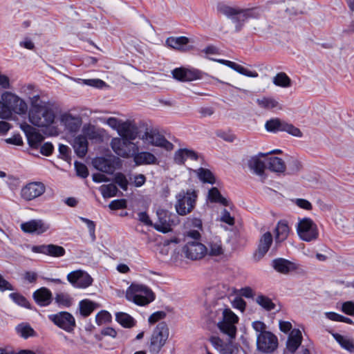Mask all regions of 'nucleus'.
Wrapping results in <instances>:
<instances>
[{
	"label": "nucleus",
	"mask_w": 354,
	"mask_h": 354,
	"mask_svg": "<svg viewBox=\"0 0 354 354\" xmlns=\"http://www.w3.org/2000/svg\"><path fill=\"white\" fill-rule=\"evenodd\" d=\"M185 256L191 260H198L207 253V247L199 241H189L183 248Z\"/></svg>",
	"instance_id": "4468645a"
},
{
	"label": "nucleus",
	"mask_w": 354,
	"mask_h": 354,
	"mask_svg": "<svg viewBox=\"0 0 354 354\" xmlns=\"http://www.w3.org/2000/svg\"><path fill=\"white\" fill-rule=\"evenodd\" d=\"M32 251L35 253H41L53 257H61L65 254V249L59 245L54 244L34 245Z\"/></svg>",
	"instance_id": "6ab92c4d"
},
{
	"label": "nucleus",
	"mask_w": 354,
	"mask_h": 354,
	"mask_svg": "<svg viewBox=\"0 0 354 354\" xmlns=\"http://www.w3.org/2000/svg\"><path fill=\"white\" fill-rule=\"evenodd\" d=\"M111 316L110 313L106 310H102L98 313L95 317L96 323L102 325L111 321Z\"/></svg>",
	"instance_id": "5fc2aeb1"
},
{
	"label": "nucleus",
	"mask_w": 354,
	"mask_h": 354,
	"mask_svg": "<svg viewBox=\"0 0 354 354\" xmlns=\"http://www.w3.org/2000/svg\"><path fill=\"white\" fill-rule=\"evenodd\" d=\"M80 219L82 222H84V223L86 224L87 227L89 231L90 236H91L92 240L95 241V223L93 221L89 220L86 218H84V217H80Z\"/></svg>",
	"instance_id": "13d9d810"
},
{
	"label": "nucleus",
	"mask_w": 354,
	"mask_h": 354,
	"mask_svg": "<svg viewBox=\"0 0 354 354\" xmlns=\"http://www.w3.org/2000/svg\"><path fill=\"white\" fill-rule=\"evenodd\" d=\"M120 138L131 141L138 136V127L131 121H122L118 131Z\"/></svg>",
	"instance_id": "5701e85b"
},
{
	"label": "nucleus",
	"mask_w": 354,
	"mask_h": 354,
	"mask_svg": "<svg viewBox=\"0 0 354 354\" xmlns=\"http://www.w3.org/2000/svg\"><path fill=\"white\" fill-rule=\"evenodd\" d=\"M35 302L40 306H47L53 301V295L49 289L42 287L33 292Z\"/></svg>",
	"instance_id": "a878e982"
},
{
	"label": "nucleus",
	"mask_w": 354,
	"mask_h": 354,
	"mask_svg": "<svg viewBox=\"0 0 354 354\" xmlns=\"http://www.w3.org/2000/svg\"><path fill=\"white\" fill-rule=\"evenodd\" d=\"M185 227L186 229H203L202 221L198 218H187L185 223Z\"/></svg>",
	"instance_id": "603ef678"
},
{
	"label": "nucleus",
	"mask_w": 354,
	"mask_h": 354,
	"mask_svg": "<svg viewBox=\"0 0 354 354\" xmlns=\"http://www.w3.org/2000/svg\"><path fill=\"white\" fill-rule=\"evenodd\" d=\"M158 220L154 224V228L161 232L167 233L171 230L174 221L171 219V214L163 209H158L156 212Z\"/></svg>",
	"instance_id": "a211bd4d"
},
{
	"label": "nucleus",
	"mask_w": 354,
	"mask_h": 354,
	"mask_svg": "<svg viewBox=\"0 0 354 354\" xmlns=\"http://www.w3.org/2000/svg\"><path fill=\"white\" fill-rule=\"evenodd\" d=\"M48 318L58 327L68 331H72L75 326L74 317L68 312H60L57 314L50 315Z\"/></svg>",
	"instance_id": "2eb2a0df"
},
{
	"label": "nucleus",
	"mask_w": 354,
	"mask_h": 354,
	"mask_svg": "<svg viewBox=\"0 0 354 354\" xmlns=\"http://www.w3.org/2000/svg\"><path fill=\"white\" fill-rule=\"evenodd\" d=\"M116 321L124 328H132L136 324L135 319L129 314L119 312L115 314Z\"/></svg>",
	"instance_id": "ea45409f"
},
{
	"label": "nucleus",
	"mask_w": 354,
	"mask_h": 354,
	"mask_svg": "<svg viewBox=\"0 0 354 354\" xmlns=\"http://www.w3.org/2000/svg\"><path fill=\"white\" fill-rule=\"evenodd\" d=\"M197 197V193L194 189L181 190L176 196V212L180 216H185L192 212L195 207Z\"/></svg>",
	"instance_id": "20e7f679"
},
{
	"label": "nucleus",
	"mask_w": 354,
	"mask_h": 354,
	"mask_svg": "<svg viewBox=\"0 0 354 354\" xmlns=\"http://www.w3.org/2000/svg\"><path fill=\"white\" fill-rule=\"evenodd\" d=\"M45 192L46 186L42 182L32 181L21 187L20 196L24 201L29 202L40 197Z\"/></svg>",
	"instance_id": "9d476101"
},
{
	"label": "nucleus",
	"mask_w": 354,
	"mask_h": 354,
	"mask_svg": "<svg viewBox=\"0 0 354 354\" xmlns=\"http://www.w3.org/2000/svg\"><path fill=\"white\" fill-rule=\"evenodd\" d=\"M140 139L149 145L160 147L170 151L173 149L174 145L169 142L164 136L156 131H146L142 135Z\"/></svg>",
	"instance_id": "ddd939ff"
},
{
	"label": "nucleus",
	"mask_w": 354,
	"mask_h": 354,
	"mask_svg": "<svg viewBox=\"0 0 354 354\" xmlns=\"http://www.w3.org/2000/svg\"><path fill=\"white\" fill-rule=\"evenodd\" d=\"M122 122V121L121 120H119L113 117H110L107 119H105L104 121V123L106 124L111 128H112L114 130H116L117 131H118V129H120Z\"/></svg>",
	"instance_id": "bf43d9fd"
},
{
	"label": "nucleus",
	"mask_w": 354,
	"mask_h": 354,
	"mask_svg": "<svg viewBox=\"0 0 354 354\" xmlns=\"http://www.w3.org/2000/svg\"><path fill=\"white\" fill-rule=\"evenodd\" d=\"M256 102L258 106L262 109H278L279 110L283 109L282 105L278 102V100L272 97H263L261 98H258Z\"/></svg>",
	"instance_id": "f704fd0d"
},
{
	"label": "nucleus",
	"mask_w": 354,
	"mask_h": 354,
	"mask_svg": "<svg viewBox=\"0 0 354 354\" xmlns=\"http://www.w3.org/2000/svg\"><path fill=\"white\" fill-rule=\"evenodd\" d=\"M1 100L10 111V118L13 113L21 115L26 113L28 106L26 102L16 94L6 91L1 94Z\"/></svg>",
	"instance_id": "6e6552de"
},
{
	"label": "nucleus",
	"mask_w": 354,
	"mask_h": 354,
	"mask_svg": "<svg viewBox=\"0 0 354 354\" xmlns=\"http://www.w3.org/2000/svg\"><path fill=\"white\" fill-rule=\"evenodd\" d=\"M16 330L17 333L25 339L33 336L35 334L33 328L28 324H19L17 326Z\"/></svg>",
	"instance_id": "de8ad7c7"
},
{
	"label": "nucleus",
	"mask_w": 354,
	"mask_h": 354,
	"mask_svg": "<svg viewBox=\"0 0 354 354\" xmlns=\"http://www.w3.org/2000/svg\"><path fill=\"white\" fill-rule=\"evenodd\" d=\"M21 127L27 137L29 146L31 148L37 149L43 142L44 136L28 124H22Z\"/></svg>",
	"instance_id": "aec40b11"
},
{
	"label": "nucleus",
	"mask_w": 354,
	"mask_h": 354,
	"mask_svg": "<svg viewBox=\"0 0 354 354\" xmlns=\"http://www.w3.org/2000/svg\"><path fill=\"white\" fill-rule=\"evenodd\" d=\"M222 315V319L217 322V326L223 333L227 335L230 339L236 337V326L239 317L230 308H217L212 306L206 308L205 317L207 321L216 323Z\"/></svg>",
	"instance_id": "f03ea898"
},
{
	"label": "nucleus",
	"mask_w": 354,
	"mask_h": 354,
	"mask_svg": "<svg viewBox=\"0 0 354 354\" xmlns=\"http://www.w3.org/2000/svg\"><path fill=\"white\" fill-rule=\"evenodd\" d=\"M266 156L267 153L260 152L248 160V167L250 169L259 176L263 175L265 169L267 168L266 162H264L261 160V158L266 157Z\"/></svg>",
	"instance_id": "bb28decb"
},
{
	"label": "nucleus",
	"mask_w": 354,
	"mask_h": 354,
	"mask_svg": "<svg viewBox=\"0 0 354 354\" xmlns=\"http://www.w3.org/2000/svg\"><path fill=\"white\" fill-rule=\"evenodd\" d=\"M223 65L232 68V70L235 71L236 72L243 75L249 77H257L259 76V74L256 71L248 70V68L242 66L241 65L230 60L224 59Z\"/></svg>",
	"instance_id": "473e14b6"
},
{
	"label": "nucleus",
	"mask_w": 354,
	"mask_h": 354,
	"mask_svg": "<svg viewBox=\"0 0 354 354\" xmlns=\"http://www.w3.org/2000/svg\"><path fill=\"white\" fill-rule=\"evenodd\" d=\"M50 228V225L41 219H32L21 224L23 232L30 234H41Z\"/></svg>",
	"instance_id": "dca6fc26"
},
{
	"label": "nucleus",
	"mask_w": 354,
	"mask_h": 354,
	"mask_svg": "<svg viewBox=\"0 0 354 354\" xmlns=\"http://www.w3.org/2000/svg\"><path fill=\"white\" fill-rule=\"evenodd\" d=\"M173 77L182 82H189L198 80L201 77L198 70L177 68L172 71Z\"/></svg>",
	"instance_id": "4be33fe9"
},
{
	"label": "nucleus",
	"mask_w": 354,
	"mask_h": 354,
	"mask_svg": "<svg viewBox=\"0 0 354 354\" xmlns=\"http://www.w3.org/2000/svg\"><path fill=\"white\" fill-rule=\"evenodd\" d=\"M82 81L84 84L95 88H102L105 84V82L100 79L82 80Z\"/></svg>",
	"instance_id": "e2e57ef3"
},
{
	"label": "nucleus",
	"mask_w": 354,
	"mask_h": 354,
	"mask_svg": "<svg viewBox=\"0 0 354 354\" xmlns=\"http://www.w3.org/2000/svg\"><path fill=\"white\" fill-rule=\"evenodd\" d=\"M189 41V39L184 36L181 37H170L167 39L166 44L168 46L177 49L179 50H183L184 46L187 45Z\"/></svg>",
	"instance_id": "4c0bfd02"
},
{
	"label": "nucleus",
	"mask_w": 354,
	"mask_h": 354,
	"mask_svg": "<svg viewBox=\"0 0 354 354\" xmlns=\"http://www.w3.org/2000/svg\"><path fill=\"white\" fill-rule=\"evenodd\" d=\"M207 253L210 257H222L224 255L225 249L222 241L218 239H213L208 243Z\"/></svg>",
	"instance_id": "2f4dec72"
},
{
	"label": "nucleus",
	"mask_w": 354,
	"mask_h": 354,
	"mask_svg": "<svg viewBox=\"0 0 354 354\" xmlns=\"http://www.w3.org/2000/svg\"><path fill=\"white\" fill-rule=\"evenodd\" d=\"M55 301L59 307L68 308L73 304V298L66 292L55 295Z\"/></svg>",
	"instance_id": "a19ab883"
},
{
	"label": "nucleus",
	"mask_w": 354,
	"mask_h": 354,
	"mask_svg": "<svg viewBox=\"0 0 354 354\" xmlns=\"http://www.w3.org/2000/svg\"><path fill=\"white\" fill-rule=\"evenodd\" d=\"M60 124L64 129L70 133H76L79 131L82 120L78 115H73L68 113H64L60 115Z\"/></svg>",
	"instance_id": "f3484780"
},
{
	"label": "nucleus",
	"mask_w": 354,
	"mask_h": 354,
	"mask_svg": "<svg viewBox=\"0 0 354 354\" xmlns=\"http://www.w3.org/2000/svg\"><path fill=\"white\" fill-rule=\"evenodd\" d=\"M80 313L84 317H88L95 310V304L88 299H84L80 302Z\"/></svg>",
	"instance_id": "c03bdc74"
},
{
	"label": "nucleus",
	"mask_w": 354,
	"mask_h": 354,
	"mask_svg": "<svg viewBox=\"0 0 354 354\" xmlns=\"http://www.w3.org/2000/svg\"><path fill=\"white\" fill-rule=\"evenodd\" d=\"M283 123L284 121L279 118H273L266 122L265 128L270 132L282 131Z\"/></svg>",
	"instance_id": "37998d69"
},
{
	"label": "nucleus",
	"mask_w": 354,
	"mask_h": 354,
	"mask_svg": "<svg viewBox=\"0 0 354 354\" xmlns=\"http://www.w3.org/2000/svg\"><path fill=\"white\" fill-rule=\"evenodd\" d=\"M113 151L119 156L129 158L138 151L136 144L120 138H113L111 142Z\"/></svg>",
	"instance_id": "1a4fd4ad"
},
{
	"label": "nucleus",
	"mask_w": 354,
	"mask_h": 354,
	"mask_svg": "<svg viewBox=\"0 0 354 354\" xmlns=\"http://www.w3.org/2000/svg\"><path fill=\"white\" fill-rule=\"evenodd\" d=\"M267 168L272 171L283 173L286 170L284 161L278 157H269L266 158Z\"/></svg>",
	"instance_id": "72a5a7b5"
},
{
	"label": "nucleus",
	"mask_w": 354,
	"mask_h": 354,
	"mask_svg": "<svg viewBox=\"0 0 354 354\" xmlns=\"http://www.w3.org/2000/svg\"><path fill=\"white\" fill-rule=\"evenodd\" d=\"M169 335V329L165 322H160L153 329L149 341V351L158 354L165 345Z\"/></svg>",
	"instance_id": "423d86ee"
},
{
	"label": "nucleus",
	"mask_w": 354,
	"mask_h": 354,
	"mask_svg": "<svg viewBox=\"0 0 354 354\" xmlns=\"http://www.w3.org/2000/svg\"><path fill=\"white\" fill-rule=\"evenodd\" d=\"M75 153L80 157L83 158L87 153L88 141L86 137L84 135H79L75 137L73 144Z\"/></svg>",
	"instance_id": "c756f323"
},
{
	"label": "nucleus",
	"mask_w": 354,
	"mask_h": 354,
	"mask_svg": "<svg viewBox=\"0 0 354 354\" xmlns=\"http://www.w3.org/2000/svg\"><path fill=\"white\" fill-rule=\"evenodd\" d=\"M290 228L287 221H279L274 229L275 243H281L284 241L288 236Z\"/></svg>",
	"instance_id": "cd10ccee"
},
{
	"label": "nucleus",
	"mask_w": 354,
	"mask_h": 354,
	"mask_svg": "<svg viewBox=\"0 0 354 354\" xmlns=\"http://www.w3.org/2000/svg\"><path fill=\"white\" fill-rule=\"evenodd\" d=\"M272 266L277 272L283 274H288L297 269L295 263L283 258L274 259L272 261Z\"/></svg>",
	"instance_id": "393cba45"
},
{
	"label": "nucleus",
	"mask_w": 354,
	"mask_h": 354,
	"mask_svg": "<svg viewBox=\"0 0 354 354\" xmlns=\"http://www.w3.org/2000/svg\"><path fill=\"white\" fill-rule=\"evenodd\" d=\"M66 279L74 288L82 289L89 287L93 281L91 275L82 270H77L69 272Z\"/></svg>",
	"instance_id": "9b49d317"
},
{
	"label": "nucleus",
	"mask_w": 354,
	"mask_h": 354,
	"mask_svg": "<svg viewBox=\"0 0 354 354\" xmlns=\"http://www.w3.org/2000/svg\"><path fill=\"white\" fill-rule=\"evenodd\" d=\"M99 190L105 198L115 196L118 191L117 187L113 184L102 185L100 187Z\"/></svg>",
	"instance_id": "a18cd8bd"
},
{
	"label": "nucleus",
	"mask_w": 354,
	"mask_h": 354,
	"mask_svg": "<svg viewBox=\"0 0 354 354\" xmlns=\"http://www.w3.org/2000/svg\"><path fill=\"white\" fill-rule=\"evenodd\" d=\"M217 12L230 19L235 25L236 31H240L245 23L248 20L244 9L232 7L223 3L216 6Z\"/></svg>",
	"instance_id": "39448f33"
},
{
	"label": "nucleus",
	"mask_w": 354,
	"mask_h": 354,
	"mask_svg": "<svg viewBox=\"0 0 354 354\" xmlns=\"http://www.w3.org/2000/svg\"><path fill=\"white\" fill-rule=\"evenodd\" d=\"M166 315L167 314L164 311H156L149 316L148 322L151 324H155L157 322L165 319Z\"/></svg>",
	"instance_id": "052dcab7"
},
{
	"label": "nucleus",
	"mask_w": 354,
	"mask_h": 354,
	"mask_svg": "<svg viewBox=\"0 0 354 354\" xmlns=\"http://www.w3.org/2000/svg\"><path fill=\"white\" fill-rule=\"evenodd\" d=\"M114 182L120 186L121 189L126 191L128 188L129 180L126 176L120 172L115 174Z\"/></svg>",
	"instance_id": "3c124183"
},
{
	"label": "nucleus",
	"mask_w": 354,
	"mask_h": 354,
	"mask_svg": "<svg viewBox=\"0 0 354 354\" xmlns=\"http://www.w3.org/2000/svg\"><path fill=\"white\" fill-rule=\"evenodd\" d=\"M342 311L348 315H354V302L352 301H345L342 305Z\"/></svg>",
	"instance_id": "0e129e2a"
},
{
	"label": "nucleus",
	"mask_w": 354,
	"mask_h": 354,
	"mask_svg": "<svg viewBox=\"0 0 354 354\" xmlns=\"http://www.w3.org/2000/svg\"><path fill=\"white\" fill-rule=\"evenodd\" d=\"M197 175L198 178L203 183L209 184H214L215 183L214 176L209 169L200 168L197 171Z\"/></svg>",
	"instance_id": "49530a36"
},
{
	"label": "nucleus",
	"mask_w": 354,
	"mask_h": 354,
	"mask_svg": "<svg viewBox=\"0 0 354 354\" xmlns=\"http://www.w3.org/2000/svg\"><path fill=\"white\" fill-rule=\"evenodd\" d=\"M333 337L341 347L350 353L354 352V342L352 338L339 333H332Z\"/></svg>",
	"instance_id": "c9c22d12"
},
{
	"label": "nucleus",
	"mask_w": 354,
	"mask_h": 354,
	"mask_svg": "<svg viewBox=\"0 0 354 354\" xmlns=\"http://www.w3.org/2000/svg\"><path fill=\"white\" fill-rule=\"evenodd\" d=\"M30 103L28 119L31 124L38 127H48L53 124L55 113L53 103L41 100L38 95L30 97Z\"/></svg>",
	"instance_id": "f257e3e1"
},
{
	"label": "nucleus",
	"mask_w": 354,
	"mask_h": 354,
	"mask_svg": "<svg viewBox=\"0 0 354 354\" xmlns=\"http://www.w3.org/2000/svg\"><path fill=\"white\" fill-rule=\"evenodd\" d=\"M174 161L176 164L183 165L187 159L196 160L198 159L197 153L191 149H180L174 154Z\"/></svg>",
	"instance_id": "7c9ffc66"
},
{
	"label": "nucleus",
	"mask_w": 354,
	"mask_h": 354,
	"mask_svg": "<svg viewBox=\"0 0 354 354\" xmlns=\"http://www.w3.org/2000/svg\"><path fill=\"white\" fill-rule=\"evenodd\" d=\"M252 326L253 329L258 334H263L264 333H270V331L266 330L267 326L263 322H261V321L253 322L252 324Z\"/></svg>",
	"instance_id": "680f3d73"
},
{
	"label": "nucleus",
	"mask_w": 354,
	"mask_h": 354,
	"mask_svg": "<svg viewBox=\"0 0 354 354\" xmlns=\"http://www.w3.org/2000/svg\"><path fill=\"white\" fill-rule=\"evenodd\" d=\"M133 161L136 165H155L158 162L157 158L148 151L135 152L133 153Z\"/></svg>",
	"instance_id": "c85d7f7f"
},
{
	"label": "nucleus",
	"mask_w": 354,
	"mask_h": 354,
	"mask_svg": "<svg viewBox=\"0 0 354 354\" xmlns=\"http://www.w3.org/2000/svg\"><path fill=\"white\" fill-rule=\"evenodd\" d=\"M208 198L211 202L219 203L225 206L229 205L228 201L223 197L216 187H212L208 193Z\"/></svg>",
	"instance_id": "79ce46f5"
},
{
	"label": "nucleus",
	"mask_w": 354,
	"mask_h": 354,
	"mask_svg": "<svg viewBox=\"0 0 354 354\" xmlns=\"http://www.w3.org/2000/svg\"><path fill=\"white\" fill-rule=\"evenodd\" d=\"M272 83L279 87L289 88L292 86V80L284 72H279L272 77Z\"/></svg>",
	"instance_id": "58836bf2"
},
{
	"label": "nucleus",
	"mask_w": 354,
	"mask_h": 354,
	"mask_svg": "<svg viewBox=\"0 0 354 354\" xmlns=\"http://www.w3.org/2000/svg\"><path fill=\"white\" fill-rule=\"evenodd\" d=\"M296 230L299 239L306 242L316 241L319 237L317 224L308 217L299 218Z\"/></svg>",
	"instance_id": "0eeeda50"
},
{
	"label": "nucleus",
	"mask_w": 354,
	"mask_h": 354,
	"mask_svg": "<svg viewBox=\"0 0 354 354\" xmlns=\"http://www.w3.org/2000/svg\"><path fill=\"white\" fill-rule=\"evenodd\" d=\"M126 206L127 203L124 199L114 200L111 201L109 205V208L113 210L123 209L125 208Z\"/></svg>",
	"instance_id": "338daca9"
},
{
	"label": "nucleus",
	"mask_w": 354,
	"mask_h": 354,
	"mask_svg": "<svg viewBox=\"0 0 354 354\" xmlns=\"http://www.w3.org/2000/svg\"><path fill=\"white\" fill-rule=\"evenodd\" d=\"M93 166L99 171L111 174L113 171L114 167L111 160L104 158H97L93 161Z\"/></svg>",
	"instance_id": "e433bc0d"
},
{
	"label": "nucleus",
	"mask_w": 354,
	"mask_h": 354,
	"mask_svg": "<svg viewBox=\"0 0 354 354\" xmlns=\"http://www.w3.org/2000/svg\"><path fill=\"white\" fill-rule=\"evenodd\" d=\"M125 297L128 301L140 306H147L156 299V295L150 288L136 283L130 285L126 291Z\"/></svg>",
	"instance_id": "7ed1b4c3"
},
{
	"label": "nucleus",
	"mask_w": 354,
	"mask_h": 354,
	"mask_svg": "<svg viewBox=\"0 0 354 354\" xmlns=\"http://www.w3.org/2000/svg\"><path fill=\"white\" fill-rule=\"evenodd\" d=\"M278 346V339L272 333L257 335V349L263 353H272Z\"/></svg>",
	"instance_id": "f8f14e48"
},
{
	"label": "nucleus",
	"mask_w": 354,
	"mask_h": 354,
	"mask_svg": "<svg viewBox=\"0 0 354 354\" xmlns=\"http://www.w3.org/2000/svg\"><path fill=\"white\" fill-rule=\"evenodd\" d=\"M272 242L273 237L270 232H267L261 236L258 249L254 254V258L256 261H259L265 256L268 252Z\"/></svg>",
	"instance_id": "412c9836"
},
{
	"label": "nucleus",
	"mask_w": 354,
	"mask_h": 354,
	"mask_svg": "<svg viewBox=\"0 0 354 354\" xmlns=\"http://www.w3.org/2000/svg\"><path fill=\"white\" fill-rule=\"evenodd\" d=\"M281 129H282V131H286L288 133H289L293 136L299 137V138L302 136V133L299 129L295 127L293 124L288 123L285 121L283 123V128Z\"/></svg>",
	"instance_id": "8fccbe9b"
},
{
	"label": "nucleus",
	"mask_w": 354,
	"mask_h": 354,
	"mask_svg": "<svg viewBox=\"0 0 354 354\" xmlns=\"http://www.w3.org/2000/svg\"><path fill=\"white\" fill-rule=\"evenodd\" d=\"M10 297L13 301H15L18 305L26 307V308L29 307V302L21 295H20L19 293L13 292V293L10 294Z\"/></svg>",
	"instance_id": "864d4df0"
},
{
	"label": "nucleus",
	"mask_w": 354,
	"mask_h": 354,
	"mask_svg": "<svg viewBox=\"0 0 354 354\" xmlns=\"http://www.w3.org/2000/svg\"><path fill=\"white\" fill-rule=\"evenodd\" d=\"M248 17L250 19H259L263 14V10L260 8H252L244 9Z\"/></svg>",
	"instance_id": "6e6d98bb"
},
{
	"label": "nucleus",
	"mask_w": 354,
	"mask_h": 354,
	"mask_svg": "<svg viewBox=\"0 0 354 354\" xmlns=\"http://www.w3.org/2000/svg\"><path fill=\"white\" fill-rule=\"evenodd\" d=\"M75 170H76L77 176H79L83 178H85L88 176V169L84 164H83L82 162H75Z\"/></svg>",
	"instance_id": "4d7b16f0"
},
{
	"label": "nucleus",
	"mask_w": 354,
	"mask_h": 354,
	"mask_svg": "<svg viewBox=\"0 0 354 354\" xmlns=\"http://www.w3.org/2000/svg\"><path fill=\"white\" fill-rule=\"evenodd\" d=\"M220 220L230 225H233L234 224V217L231 216L230 212L225 209H223L222 211Z\"/></svg>",
	"instance_id": "69168bd1"
},
{
	"label": "nucleus",
	"mask_w": 354,
	"mask_h": 354,
	"mask_svg": "<svg viewBox=\"0 0 354 354\" xmlns=\"http://www.w3.org/2000/svg\"><path fill=\"white\" fill-rule=\"evenodd\" d=\"M293 201L298 207L301 209L310 210L313 208L312 204L306 199L296 198Z\"/></svg>",
	"instance_id": "774afa93"
},
{
	"label": "nucleus",
	"mask_w": 354,
	"mask_h": 354,
	"mask_svg": "<svg viewBox=\"0 0 354 354\" xmlns=\"http://www.w3.org/2000/svg\"><path fill=\"white\" fill-rule=\"evenodd\" d=\"M303 339L301 332L299 329H292L288 335L286 341V349L288 352L294 353L301 344Z\"/></svg>",
	"instance_id": "b1692460"
},
{
	"label": "nucleus",
	"mask_w": 354,
	"mask_h": 354,
	"mask_svg": "<svg viewBox=\"0 0 354 354\" xmlns=\"http://www.w3.org/2000/svg\"><path fill=\"white\" fill-rule=\"evenodd\" d=\"M257 302L266 310H271L275 308V304L272 300L263 295H260L257 297Z\"/></svg>",
	"instance_id": "09e8293b"
}]
</instances>
